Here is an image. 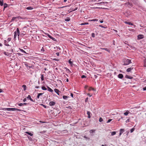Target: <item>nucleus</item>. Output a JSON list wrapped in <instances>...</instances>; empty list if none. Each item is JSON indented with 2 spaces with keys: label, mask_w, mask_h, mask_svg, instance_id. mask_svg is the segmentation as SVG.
<instances>
[{
  "label": "nucleus",
  "mask_w": 146,
  "mask_h": 146,
  "mask_svg": "<svg viewBox=\"0 0 146 146\" xmlns=\"http://www.w3.org/2000/svg\"><path fill=\"white\" fill-rule=\"evenodd\" d=\"M14 39H16L17 35L18 36V38H19V36L20 35V32L18 28H17L16 31H15L14 32Z\"/></svg>",
  "instance_id": "1"
},
{
  "label": "nucleus",
  "mask_w": 146,
  "mask_h": 146,
  "mask_svg": "<svg viewBox=\"0 0 146 146\" xmlns=\"http://www.w3.org/2000/svg\"><path fill=\"white\" fill-rule=\"evenodd\" d=\"M131 63V60L129 59H125L124 61L123 65H127Z\"/></svg>",
  "instance_id": "2"
},
{
  "label": "nucleus",
  "mask_w": 146,
  "mask_h": 146,
  "mask_svg": "<svg viewBox=\"0 0 146 146\" xmlns=\"http://www.w3.org/2000/svg\"><path fill=\"white\" fill-rule=\"evenodd\" d=\"M5 110L7 111H21V110L15 108H5Z\"/></svg>",
  "instance_id": "3"
},
{
  "label": "nucleus",
  "mask_w": 146,
  "mask_h": 146,
  "mask_svg": "<svg viewBox=\"0 0 146 146\" xmlns=\"http://www.w3.org/2000/svg\"><path fill=\"white\" fill-rule=\"evenodd\" d=\"M144 37V35H139L137 36V38L138 39H141L143 38Z\"/></svg>",
  "instance_id": "4"
},
{
  "label": "nucleus",
  "mask_w": 146,
  "mask_h": 146,
  "mask_svg": "<svg viewBox=\"0 0 146 146\" xmlns=\"http://www.w3.org/2000/svg\"><path fill=\"white\" fill-rule=\"evenodd\" d=\"M55 102L53 101H51L49 103V105L50 106H54L55 105Z\"/></svg>",
  "instance_id": "5"
},
{
  "label": "nucleus",
  "mask_w": 146,
  "mask_h": 146,
  "mask_svg": "<svg viewBox=\"0 0 146 146\" xmlns=\"http://www.w3.org/2000/svg\"><path fill=\"white\" fill-rule=\"evenodd\" d=\"M54 92L58 95H59V92H60V91L57 89H54Z\"/></svg>",
  "instance_id": "6"
},
{
  "label": "nucleus",
  "mask_w": 146,
  "mask_h": 146,
  "mask_svg": "<svg viewBox=\"0 0 146 146\" xmlns=\"http://www.w3.org/2000/svg\"><path fill=\"white\" fill-rule=\"evenodd\" d=\"M8 42H7V41L6 40H4V44L5 46H10L9 44L8 43Z\"/></svg>",
  "instance_id": "7"
},
{
  "label": "nucleus",
  "mask_w": 146,
  "mask_h": 146,
  "mask_svg": "<svg viewBox=\"0 0 146 146\" xmlns=\"http://www.w3.org/2000/svg\"><path fill=\"white\" fill-rule=\"evenodd\" d=\"M47 35L48 36L49 38H50V39H52V40H55V39L54 38L52 37L51 36L49 35L48 34H47Z\"/></svg>",
  "instance_id": "8"
},
{
  "label": "nucleus",
  "mask_w": 146,
  "mask_h": 146,
  "mask_svg": "<svg viewBox=\"0 0 146 146\" xmlns=\"http://www.w3.org/2000/svg\"><path fill=\"white\" fill-rule=\"evenodd\" d=\"M125 77L126 78H127L129 79H131L133 78V77H132L131 76H129L128 75H126L125 76Z\"/></svg>",
  "instance_id": "9"
},
{
  "label": "nucleus",
  "mask_w": 146,
  "mask_h": 146,
  "mask_svg": "<svg viewBox=\"0 0 146 146\" xmlns=\"http://www.w3.org/2000/svg\"><path fill=\"white\" fill-rule=\"evenodd\" d=\"M123 75L122 74H120L118 75V77L120 79H122L123 77Z\"/></svg>",
  "instance_id": "10"
},
{
  "label": "nucleus",
  "mask_w": 146,
  "mask_h": 146,
  "mask_svg": "<svg viewBox=\"0 0 146 146\" xmlns=\"http://www.w3.org/2000/svg\"><path fill=\"white\" fill-rule=\"evenodd\" d=\"M27 98L30 100L31 101L33 102H35V101H34L31 98V96L30 95H29L27 97Z\"/></svg>",
  "instance_id": "11"
},
{
  "label": "nucleus",
  "mask_w": 146,
  "mask_h": 146,
  "mask_svg": "<svg viewBox=\"0 0 146 146\" xmlns=\"http://www.w3.org/2000/svg\"><path fill=\"white\" fill-rule=\"evenodd\" d=\"M27 104V103H20V104H18V105L19 106H24V105H26Z\"/></svg>",
  "instance_id": "12"
},
{
  "label": "nucleus",
  "mask_w": 146,
  "mask_h": 146,
  "mask_svg": "<svg viewBox=\"0 0 146 146\" xmlns=\"http://www.w3.org/2000/svg\"><path fill=\"white\" fill-rule=\"evenodd\" d=\"M47 88H48V90L50 92H53V90L49 87L47 86Z\"/></svg>",
  "instance_id": "13"
},
{
  "label": "nucleus",
  "mask_w": 146,
  "mask_h": 146,
  "mask_svg": "<svg viewBox=\"0 0 146 146\" xmlns=\"http://www.w3.org/2000/svg\"><path fill=\"white\" fill-rule=\"evenodd\" d=\"M91 113L90 112H89V111H87V114L88 115V117L89 118H90V117H91V116H90Z\"/></svg>",
  "instance_id": "14"
},
{
  "label": "nucleus",
  "mask_w": 146,
  "mask_h": 146,
  "mask_svg": "<svg viewBox=\"0 0 146 146\" xmlns=\"http://www.w3.org/2000/svg\"><path fill=\"white\" fill-rule=\"evenodd\" d=\"M124 22L125 23L128 24V25H133V24L130 22H127L126 21H125V22Z\"/></svg>",
  "instance_id": "15"
},
{
  "label": "nucleus",
  "mask_w": 146,
  "mask_h": 146,
  "mask_svg": "<svg viewBox=\"0 0 146 146\" xmlns=\"http://www.w3.org/2000/svg\"><path fill=\"white\" fill-rule=\"evenodd\" d=\"M133 69V68H128L127 70V71L128 72H129L131 71Z\"/></svg>",
  "instance_id": "16"
},
{
  "label": "nucleus",
  "mask_w": 146,
  "mask_h": 146,
  "mask_svg": "<svg viewBox=\"0 0 146 146\" xmlns=\"http://www.w3.org/2000/svg\"><path fill=\"white\" fill-rule=\"evenodd\" d=\"M108 3L107 2H100V3H97L96 4H106Z\"/></svg>",
  "instance_id": "17"
},
{
  "label": "nucleus",
  "mask_w": 146,
  "mask_h": 146,
  "mask_svg": "<svg viewBox=\"0 0 146 146\" xmlns=\"http://www.w3.org/2000/svg\"><path fill=\"white\" fill-rule=\"evenodd\" d=\"M19 50L21 51V52H22L26 54H27V53L25 50H24L23 49L19 48Z\"/></svg>",
  "instance_id": "18"
},
{
  "label": "nucleus",
  "mask_w": 146,
  "mask_h": 146,
  "mask_svg": "<svg viewBox=\"0 0 146 146\" xmlns=\"http://www.w3.org/2000/svg\"><path fill=\"white\" fill-rule=\"evenodd\" d=\"M3 53L5 55H6L7 56H9V55H10V53L9 52H4Z\"/></svg>",
  "instance_id": "19"
},
{
  "label": "nucleus",
  "mask_w": 146,
  "mask_h": 146,
  "mask_svg": "<svg viewBox=\"0 0 146 146\" xmlns=\"http://www.w3.org/2000/svg\"><path fill=\"white\" fill-rule=\"evenodd\" d=\"M25 133L27 134H28L30 135L31 136H32L33 135V134L28 132H26Z\"/></svg>",
  "instance_id": "20"
},
{
  "label": "nucleus",
  "mask_w": 146,
  "mask_h": 146,
  "mask_svg": "<svg viewBox=\"0 0 146 146\" xmlns=\"http://www.w3.org/2000/svg\"><path fill=\"white\" fill-rule=\"evenodd\" d=\"M33 8L32 7H27L26 9L27 10H32Z\"/></svg>",
  "instance_id": "21"
},
{
  "label": "nucleus",
  "mask_w": 146,
  "mask_h": 146,
  "mask_svg": "<svg viewBox=\"0 0 146 146\" xmlns=\"http://www.w3.org/2000/svg\"><path fill=\"white\" fill-rule=\"evenodd\" d=\"M129 111L127 110L126 111V112L124 113V114L125 115H127L128 114H129Z\"/></svg>",
  "instance_id": "22"
},
{
  "label": "nucleus",
  "mask_w": 146,
  "mask_h": 146,
  "mask_svg": "<svg viewBox=\"0 0 146 146\" xmlns=\"http://www.w3.org/2000/svg\"><path fill=\"white\" fill-rule=\"evenodd\" d=\"M69 97L67 96H63V98L64 100H66Z\"/></svg>",
  "instance_id": "23"
},
{
  "label": "nucleus",
  "mask_w": 146,
  "mask_h": 146,
  "mask_svg": "<svg viewBox=\"0 0 146 146\" xmlns=\"http://www.w3.org/2000/svg\"><path fill=\"white\" fill-rule=\"evenodd\" d=\"M22 87L24 88V90L25 91L26 90L27 87L25 85H23Z\"/></svg>",
  "instance_id": "24"
},
{
  "label": "nucleus",
  "mask_w": 146,
  "mask_h": 146,
  "mask_svg": "<svg viewBox=\"0 0 146 146\" xmlns=\"http://www.w3.org/2000/svg\"><path fill=\"white\" fill-rule=\"evenodd\" d=\"M102 49H103V50H104L108 52H110V50L107 48H102Z\"/></svg>",
  "instance_id": "25"
},
{
  "label": "nucleus",
  "mask_w": 146,
  "mask_h": 146,
  "mask_svg": "<svg viewBox=\"0 0 146 146\" xmlns=\"http://www.w3.org/2000/svg\"><path fill=\"white\" fill-rule=\"evenodd\" d=\"M18 17H13L11 19V21H12L15 20L17 18H18Z\"/></svg>",
  "instance_id": "26"
},
{
  "label": "nucleus",
  "mask_w": 146,
  "mask_h": 146,
  "mask_svg": "<svg viewBox=\"0 0 146 146\" xmlns=\"http://www.w3.org/2000/svg\"><path fill=\"white\" fill-rule=\"evenodd\" d=\"M88 24H89L88 23H81L80 24V25H88Z\"/></svg>",
  "instance_id": "27"
},
{
  "label": "nucleus",
  "mask_w": 146,
  "mask_h": 146,
  "mask_svg": "<svg viewBox=\"0 0 146 146\" xmlns=\"http://www.w3.org/2000/svg\"><path fill=\"white\" fill-rule=\"evenodd\" d=\"M89 21H98V19H94L91 20H89Z\"/></svg>",
  "instance_id": "28"
},
{
  "label": "nucleus",
  "mask_w": 146,
  "mask_h": 146,
  "mask_svg": "<svg viewBox=\"0 0 146 146\" xmlns=\"http://www.w3.org/2000/svg\"><path fill=\"white\" fill-rule=\"evenodd\" d=\"M116 134V132L115 131H113L111 133V135H115Z\"/></svg>",
  "instance_id": "29"
},
{
  "label": "nucleus",
  "mask_w": 146,
  "mask_h": 146,
  "mask_svg": "<svg viewBox=\"0 0 146 146\" xmlns=\"http://www.w3.org/2000/svg\"><path fill=\"white\" fill-rule=\"evenodd\" d=\"M144 66L146 67V59L144 60Z\"/></svg>",
  "instance_id": "30"
},
{
  "label": "nucleus",
  "mask_w": 146,
  "mask_h": 146,
  "mask_svg": "<svg viewBox=\"0 0 146 146\" xmlns=\"http://www.w3.org/2000/svg\"><path fill=\"white\" fill-rule=\"evenodd\" d=\"M42 89L43 90H47V89L46 88L45 86H42Z\"/></svg>",
  "instance_id": "31"
},
{
  "label": "nucleus",
  "mask_w": 146,
  "mask_h": 146,
  "mask_svg": "<svg viewBox=\"0 0 146 146\" xmlns=\"http://www.w3.org/2000/svg\"><path fill=\"white\" fill-rule=\"evenodd\" d=\"M7 7V4L6 3H5L4 4V9Z\"/></svg>",
  "instance_id": "32"
},
{
  "label": "nucleus",
  "mask_w": 146,
  "mask_h": 146,
  "mask_svg": "<svg viewBox=\"0 0 146 146\" xmlns=\"http://www.w3.org/2000/svg\"><path fill=\"white\" fill-rule=\"evenodd\" d=\"M95 130H91L90 131V133H93L95 131Z\"/></svg>",
  "instance_id": "33"
},
{
  "label": "nucleus",
  "mask_w": 146,
  "mask_h": 146,
  "mask_svg": "<svg viewBox=\"0 0 146 146\" xmlns=\"http://www.w3.org/2000/svg\"><path fill=\"white\" fill-rule=\"evenodd\" d=\"M68 62L71 65H72V62L71 61V59L69 60Z\"/></svg>",
  "instance_id": "34"
},
{
  "label": "nucleus",
  "mask_w": 146,
  "mask_h": 146,
  "mask_svg": "<svg viewBox=\"0 0 146 146\" xmlns=\"http://www.w3.org/2000/svg\"><path fill=\"white\" fill-rule=\"evenodd\" d=\"M41 79L42 81H43L44 80V76L43 75H42L41 76Z\"/></svg>",
  "instance_id": "35"
},
{
  "label": "nucleus",
  "mask_w": 146,
  "mask_h": 146,
  "mask_svg": "<svg viewBox=\"0 0 146 146\" xmlns=\"http://www.w3.org/2000/svg\"><path fill=\"white\" fill-rule=\"evenodd\" d=\"M99 121L100 122H101L103 121V119L101 117H100L99 119Z\"/></svg>",
  "instance_id": "36"
},
{
  "label": "nucleus",
  "mask_w": 146,
  "mask_h": 146,
  "mask_svg": "<svg viewBox=\"0 0 146 146\" xmlns=\"http://www.w3.org/2000/svg\"><path fill=\"white\" fill-rule=\"evenodd\" d=\"M134 130H135V128H133L132 129H131L130 130L131 133H132V132H133L134 131Z\"/></svg>",
  "instance_id": "37"
},
{
  "label": "nucleus",
  "mask_w": 146,
  "mask_h": 146,
  "mask_svg": "<svg viewBox=\"0 0 146 146\" xmlns=\"http://www.w3.org/2000/svg\"><path fill=\"white\" fill-rule=\"evenodd\" d=\"M66 72H68V73H69V72H70V70L69 69L67 68H66Z\"/></svg>",
  "instance_id": "38"
},
{
  "label": "nucleus",
  "mask_w": 146,
  "mask_h": 146,
  "mask_svg": "<svg viewBox=\"0 0 146 146\" xmlns=\"http://www.w3.org/2000/svg\"><path fill=\"white\" fill-rule=\"evenodd\" d=\"M112 119H110L108 120V121L107 122V123H108L109 122H110L112 120Z\"/></svg>",
  "instance_id": "39"
},
{
  "label": "nucleus",
  "mask_w": 146,
  "mask_h": 146,
  "mask_svg": "<svg viewBox=\"0 0 146 146\" xmlns=\"http://www.w3.org/2000/svg\"><path fill=\"white\" fill-rule=\"evenodd\" d=\"M0 5L2 6L3 5V1H0Z\"/></svg>",
  "instance_id": "40"
},
{
  "label": "nucleus",
  "mask_w": 146,
  "mask_h": 146,
  "mask_svg": "<svg viewBox=\"0 0 146 146\" xmlns=\"http://www.w3.org/2000/svg\"><path fill=\"white\" fill-rule=\"evenodd\" d=\"M124 131V129H120V131H121V132H122V133H123Z\"/></svg>",
  "instance_id": "41"
},
{
  "label": "nucleus",
  "mask_w": 146,
  "mask_h": 146,
  "mask_svg": "<svg viewBox=\"0 0 146 146\" xmlns=\"http://www.w3.org/2000/svg\"><path fill=\"white\" fill-rule=\"evenodd\" d=\"M11 38H8L7 39V41L9 42L11 40Z\"/></svg>",
  "instance_id": "42"
},
{
  "label": "nucleus",
  "mask_w": 146,
  "mask_h": 146,
  "mask_svg": "<svg viewBox=\"0 0 146 146\" xmlns=\"http://www.w3.org/2000/svg\"><path fill=\"white\" fill-rule=\"evenodd\" d=\"M92 37H95V34L94 33H93L92 34Z\"/></svg>",
  "instance_id": "43"
},
{
  "label": "nucleus",
  "mask_w": 146,
  "mask_h": 146,
  "mask_svg": "<svg viewBox=\"0 0 146 146\" xmlns=\"http://www.w3.org/2000/svg\"><path fill=\"white\" fill-rule=\"evenodd\" d=\"M41 51H43V52H44V48H43V47H42V49H41Z\"/></svg>",
  "instance_id": "44"
},
{
  "label": "nucleus",
  "mask_w": 146,
  "mask_h": 146,
  "mask_svg": "<svg viewBox=\"0 0 146 146\" xmlns=\"http://www.w3.org/2000/svg\"><path fill=\"white\" fill-rule=\"evenodd\" d=\"M86 76L84 75H83L81 76V78H86Z\"/></svg>",
  "instance_id": "45"
},
{
  "label": "nucleus",
  "mask_w": 146,
  "mask_h": 146,
  "mask_svg": "<svg viewBox=\"0 0 146 146\" xmlns=\"http://www.w3.org/2000/svg\"><path fill=\"white\" fill-rule=\"evenodd\" d=\"M56 54L57 56H59V53L58 52L56 53Z\"/></svg>",
  "instance_id": "46"
},
{
  "label": "nucleus",
  "mask_w": 146,
  "mask_h": 146,
  "mask_svg": "<svg viewBox=\"0 0 146 146\" xmlns=\"http://www.w3.org/2000/svg\"><path fill=\"white\" fill-rule=\"evenodd\" d=\"M94 90V88H90L89 89V91H90V90Z\"/></svg>",
  "instance_id": "47"
},
{
  "label": "nucleus",
  "mask_w": 146,
  "mask_h": 146,
  "mask_svg": "<svg viewBox=\"0 0 146 146\" xmlns=\"http://www.w3.org/2000/svg\"><path fill=\"white\" fill-rule=\"evenodd\" d=\"M53 60L55 61H58L59 60V59H58L56 58H55L53 59Z\"/></svg>",
  "instance_id": "48"
},
{
  "label": "nucleus",
  "mask_w": 146,
  "mask_h": 146,
  "mask_svg": "<svg viewBox=\"0 0 146 146\" xmlns=\"http://www.w3.org/2000/svg\"><path fill=\"white\" fill-rule=\"evenodd\" d=\"M43 94V93H39L38 95L39 96H41V95H42Z\"/></svg>",
  "instance_id": "49"
},
{
  "label": "nucleus",
  "mask_w": 146,
  "mask_h": 146,
  "mask_svg": "<svg viewBox=\"0 0 146 146\" xmlns=\"http://www.w3.org/2000/svg\"><path fill=\"white\" fill-rule=\"evenodd\" d=\"M70 19H65V21H70Z\"/></svg>",
  "instance_id": "50"
},
{
  "label": "nucleus",
  "mask_w": 146,
  "mask_h": 146,
  "mask_svg": "<svg viewBox=\"0 0 146 146\" xmlns=\"http://www.w3.org/2000/svg\"><path fill=\"white\" fill-rule=\"evenodd\" d=\"M99 26L102 28H105V27L102 25H99Z\"/></svg>",
  "instance_id": "51"
},
{
  "label": "nucleus",
  "mask_w": 146,
  "mask_h": 146,
  "mask_svg": "<svg viewBox=\"0 0 146 146\" xmlns=\"http://www.w3.org/2000/svg\"><path fill=\"white\" fill-rule=\"evenodd\" d=\"M25 66H28V64H27V63L25 62Z\"/></svg>",
  "instance_id": "52"
},
{
  "label": "nucleus",
  "mask_w": 146,
  "mask_h": 146,
  "mask_svg": "<svg viewBox=\"0 0 146 146\" xmlns=\"http://www.w3.org/2000/svg\"><path fill=\"white\" fill-rule=\"evenodd\" d=\"M88 98H86V99H85V101L86 102L88 100Z\"/></svg>",
  "instance_id": "53"
},
{
  "label": "nucleus",
  "mask_w": 146,
  "mask_h": 146,
  "mask_svg": "<svg viewBox=\"0 0 146 146\" xmlns=\"http://www.w3.org/2000/svg\"><path fill=\"white\" fill-rule=\"evenodd\" d=\"M101 1V0H94V1H97V2H99V1Z\"/></svg>",
  "instance_id": "54"
},
{
  "label": "nucleus",
  "mask_w": 146,
  "mask_h": 146,
  "mask_svg": "<svg viewBox=\"0 0 146 146\" xmlns=\"http://www.w3.org/2000/svg\"><path fill=\"white\" fill-rule=\"evenodd\" d=\"M88 96H89L90 97H91L92 96V95H90L89 93H88L87 94Z\"/></svg>",
  "instance_id": "55"
},
{
  "label": "nucleus",
  "mask_w": 146,
  "mask_h": 146,
  "mask_svg": "<svg viewBox=\"0 0 146 146\" xmlns=\"http://www.w3.org/2000/svg\"><path fill=\"white\" fill-rule=\"evenodd\" d=\"M143 90H146V87H145L143 88Z\"/></svg>",
  "instance_id": "56"
},
{
  "label": "nucleus",
  "mask_w": 146,
  "mask_h": 146,
  "mask_svg": "<svg viewBox=\"0 0 146 146\" xmlns=\"http://www.w3.org/2000/svg\"><path fill=\"white\" fill-rule=\"evenodd\" d=\"M26 98H24L23 100V101L24 102H25L26 101Z\"/></svg>",
  "instance_id": "57"
},
{
  "label": "nucleus",
  "mask_w": 146,
  "mask_h": 146,
  "mask_svg": "<svg viewBox=\"0 0 146 146\" xmlns=\"http://www.w3.org/2000/svg\"><path fill=\"white\" fill-rule=\"evenodd\" d=\"M71 96L72 97H73V94L72 93L71 94Z\"/></svg>",
  "instance_id": "58"
},
{
  "label": "nucleus",
  "mask_w": 146,
  "mask_h": 146,
  "mask_svg": "<svg viewBox=\"0 0 146 146\" xmlns=\"http://www.w3.org/2000/svg\"><path fill=\"white\" fill-rule=\"evenodd\" d=\"M28 138H29V139L30 140H31V138L30 137H28Z\"/></svg>",
  "instance_id": "59"
},
{
  "label": "nucleus",
  "mask_w": 146,
  "mask_h": 146,
  "mask_svg": "<svg viewBox=\"0 0 146 146\" xmlns=\"http://www.w3.org/2000/svg\"><path fill=\"white\" fill-rule=\"evenodd\" d=\"M122 134V133L121 131H120V133H119V135L120 136Z\"/></svg>",
  "instance_id": "60"
},
{
  "label": "nucleus",
  "mask_w": 146,
  "mask_h": 146,
  "mask_svg": "<svg viewBox=\"0 0 146 146\" xmlns=\"http://www.w3.org/2000/svg\"><path fill=\"white\" fill-rule=\"evenodd\" d=\"M39 88V86H36L35 87V88Z\"/></svg>",
  "instance_id": "61"
},
{
  "label": "nucleus",
  "mask_w": 146,
  "mask_h": 146,
  "mask_svg": "<svg viewBox=\"0 0 146 146\" xmlns=\"http://www.w3.org/2000/svg\"><path fill=\"white\" fill-rule=\"evenodd\" d=\"M94 77L95 78H97V76L96 75H94Z\"/></svg>",
  "instance_id": "62"
},
{
  "label": "nucleus",
  "mask_w": 146,
  "mask_h": 146,
  "mask_svg": "<svg viewBox=\"0 0 146 146\" xmlns=\"http://www.w3.org/2000/svg\"><path fill=\"white\" fill-rule=\"evenodd\" d=\"M3 92V90L1 89H0V93L2 92Z\"/></svg>",
  "instance_id": "63"
},
{
  "label": "nucleus",
  "mask_w": 146,
  "mask_h": 146,
  "mask_svg": "<svg viewBox=\"0 0 146 146\" xmlns=\"http://www.w3.org/2000/svg\"><path fill=\"white\" fill-rule=\"evenodd\" d=\"M39 97H40V96H39L38 95L37 96V98L38 99L39 98Z\"/></svg>",
  "instance_id": "64"
}]
</instances>
